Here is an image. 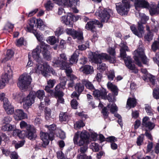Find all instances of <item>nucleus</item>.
<instances>
[{
	"label": "nucleus",
	"mask_w": 159,
	"mask_h": 159,
	"mask_svg": "<svg viewBox=\"0 0 159 159\" xmlns=\"http://www.w3.org/2000/svg\"><path fill=\"white\" fill-rule=\"evenodd\" d=\"M35 19H33L30 21V25L27 27V30L29 32L32 33L36 37L37 40L40 43V52H42L44 59L47 61L51 60V56L48 49L49 46L43 41V38L40 32L34 29V24L35 23Z\"/></svg>",
	"instance_id": "1"
},
{
	"label": "nucleus",
	"mask_w": 159,
	"mask_h": 159,
	"mask_svg": "<svg viewBox=\"0 0 159 159\" xmlns=\"http://www.w3.org/2000/svg\"><path fill=\"white\" fill-rule=\"evenodd\" d=\"M89 137V134L87 131L81 132L80 135L79 132L75 133L73 138L74 143L75 145L80 146V151L81 153L85 154L87 151Z\"/></svg>",
	"instance_id": "2"
},
{
	"label": "nucleus",
	"mask_w": 159,
	"mask_h": 159,
	"mask_svg": "<svg viewBox=\"0 0 159 159\" xmlns=\"http://www.w3.org/2000/svg\"><path fill=\"white\" fill-rule=\"evenodd\" d=\"M45 127L48 129L47 132H41L40 134V137L43 141L42 146L44 148H46L48 145L50 140L52 141L54 139L55 131L57 128L56 125L54 124L49 125H46Z\"/></svg>",
	"instance_id": "3"
},
{
	"label": "nucleus",
	"mask_w": 159,
	"mask_h": 159,
	"mask_svg": "<svg viewBox=\"0 0 159 159\" xmlns=\"http://www.w3.org/2000/svg\"><path fill=\"white\" fill-rule=\"evenodd\" d=\"M67 58L65 54H60L59 57L54 58L52 61L53 66L63 70L70 67V63L67 62Z\"/></svg>",
	"instance_id": "4"
},
{
	"label": "nucleus",
	"mask_w": 159,
	"mask_h": 159,
	"mask_svg": "<svg viewBox=\"0 0 159 159\" xmlns=\"http://www.w3.org/2000/svg\"><path fill=\"white\" fill-rule=\"evenodd\" d=\"M148 19V17L146 16L143 17L141 21L138 23L137 29L134 25H131L130 28L133 33L139 38H142L145 32V27L143 24H145Z\"/></svg>",
	"instance_id": "5"
},
{
	"label": "nucleus",
	"mask_w": 159,
	"mask_h": 159,
	"mask_svg": "<svg viewBox=\"0 0 159 159\" xmlns=\"http://www.w3.org/2000/svg\"><path fill=\"white\" fill-rule=\"evenodd\" d=\"M107 94L106 90L102 87L100 90H96L93 93V95L94 97L101 98L105 100L107 99L109 102H114L116 100L115 95L111 93H109L107 95Z\"/></svg>",
	"instance_id": "6"
},
{
	"label": "nucleus",
	"mask_w": 159,
	"mask_h": 159,
	"mask_svg": "<svg viewBox=\"0 0 159 159\" xmlns=\"http://www.w3.org/2000/svg\"><path fill=\"white\" fill-rule=\"evenodd\" d=\"M36 72L39 73L40 72L42 75L45 77L49 75L48 74L50 73L54 74L55 72L53 69L50 67L47 62H44L43 64L38 63L36 67Z\"/></svg>",
	"instance_id": "7"
},
{
	"label": "nucleus",
	"mask_w": 159,
	"mask_h": 159,
	"mask_svg": "<svg viewBox=\"0 0 159 159\" xmlns=\"http://www.w3.org/2000/svg\"><path fill=\"white\" fill-rule=\"evenodd\" d=\"M31 80L30 75L26 73H24L19 77L17 85L20 89H26L30 84Z\"/></svg>",
	"instance_id": "8"
},
{
	"label": "nucleus",
	"mask_w": 159,
	"mask_h": 159,
	"mask_svg": "<svg viewBox=\"0 0 159 159\" xmlns=\"http://www.w3.org/2000/svg\"><path fill=\"white\" fill-rule=\"evenodd\" d=\"M130 7V2L127 0H123L122 3L116 4L117 12L121 16L127 15Z\"/></svg>",
	"instance_id": "9"
},
{
	"label": "nucleus",
	"mask_w": 159,
	"mask_h": 159,
	"mask_svg": "<svg viewBox=\"0 0 159 159\" xmlns=\"http://www.w3.org/2000/svg\"><path fill=\"white\" fill-rule=\"evenodd\" d=\"M133 58L137 64L139 66H141V64L139 59H140L143 64H146L147 62V57L144 52L142 49L136 50L134 52Z\"/></svg>",
	"instance_id": "10"
},
{
	"label": "nucleus",
	"mask_w": 159,
	"mask_h": 159,
	"mask_svg": "<svg viewBox=\"0 0 159 159\" xmlns=\"http://www.w3.org/2000/svg\"><path fill=\"white\" fill-rule=\"evenodd\" d=\"M66 31L67 34L72 36L74 39H77V42L80 44L83 43V33L81 31H78L71 28H67Z\"/></svg>",
	"instance_id": "11"
},
{
	"label": "nucleus",
	"mask_w": 159,
	"mask_h": 159,
	"mask_svg": "<svg viewBox=\"0 0 159 159\" xmlns=\"http://www.w3.org/2000/svg\"><path fill=\"white\" fill-rule=\"evenodd\" d=\"M27 128L25 131H21V133L24 134L25 136L30 140H35L37 136L36 128L33 125H31Z\"/></svg>",
	"instance_id": "12"
},
{
	"label": "nucleus",
	"mask_w": 159,
	"mask_h": 159,
	"mask_svg": "<svg viewBox=\"0 0 159 159\" xmlns=\"http://www.w3.org/2000/svg\"><path fill=\"white\" fill-rule=\"evenodd\" d=\"M5 74L3 75L0 78V89H3L5 86V83L9 81L8 76L12 74V71L11 69L10 66L8 65L4 68Z\"/></svg>",
	"instance_id": "13"
},
{
	"label": "nucleus",
	"mask_w": 159,
	"mask_h": 159,
	"mask_svg": "<svg viewBox=\"0 0 159 159\" xmlns=\"http://www.w3.org/2000/svg\"><path fill=\"white\" fill-rule=\"evenodd\" d=\"M98 25H99V27L100 28L103 27V25L99 20L95 19L93 20L87 22L85 28L87 30L90 31L92 33L96 32V27Z\"/></svg>",
	"instance_id": "14"
},
{
	"label": "nucleus",
	"mask_w": 159,
	"mask_h": 159,
	"mask_svg": "<svg viewBox=\"0 0 159 159\" xmlns=\"http://www.w3.org/2000/svg\"><path fill=\"white\" fill-rule=\"evenodd\" d=\"M12 118L9 116H7L4 117L2 120L3 123L6 124L5 125L2 126L1 129L3 131H14L16 128L14 125H11L9 123L11 121Z\"/></svg>",
	"instance_id": "15"
},
{
	"label": "nucleus",
	"mask_w": 159,
	"mask_h": 159,
	"mask_svg": "<svg viewBox=\"0 0 159 159\" xmlns=\"http://www.w3.org/2000/svg\"><path fill=\"white\" fill-rule=\"evenodd\" d=\"M34 93L30 91L28 95L24 99L23 102L24 103L23 105V107L24 109H27L33 104L35 101Z\"/></svg>",
	"instance_id": "16"
},
{
	"label": "nucleus",
	"mask_w": 159,
	"mask_h": 159,
	"mask_svg": "<svg viewBox=\"0 0 159 159\" xmlns=\"http://www.w3.org/2000/svg\"><path fill=\"white\" fill-rule=\"evenodd\" d=\"M111 11L110 9L104 8L103 10H100L98 12H96V14L100 17L102 22H107L110 18Z\"/></svg>",
	"instance_id": "17"
},
{
	"label": "nucleus",
	"mask_w": 159,
	"mask_h": 159,
	"mask_svg": "<svg viewBox=\"0 0 159 159\" xmlns=\"http://www.w3.org/2000/svg\"><path fill=\"white\" fill-rule=\"evenodd\" d=\"M104 53L99 54L98 52H92L90 56V58L92 61L96 64L100 63L102 60H104Z\"/></svg>",
	"instance_id": "18"
},
{
	"label": "nucleus",
	"mask_w": 159,
	"mask_h": 159,
	"mask_svg": "<svg viewBox=\"0 0 159 159\" xmlns=\"http://www.w3.org/2000/svg\"><path fill=\"white\" fill-rule=\"evenodd\" d=\"M75 16L72 13H69L66 16H64L62 17V23L66 25H69L70 26L73 25L74 22Z\"/></svg>",
	"instance_id": "19"
},
{
	"label": "nucleus",
	"mask_w": 159,
	"mask_h": 159,
	"mask_svg": "<svg viewBox=\"0 0 159 159\" xmlns=\"http://www.w3.org/2000/svg\"><path fill=\"white\" fill-rule=\"evenodd\" d=\"M35 19V23L34 24V25L35 24L36 21V23L35 25V26H36L37 28L39 29L40 30H43L45 29V28L46 27V25L45 24V23L40 18L36 19L35 17H33L30 19V22L28 24V25H27L26 27V31L27 32H29L27 30V27L29 25L30 23V20L33 19Z\"/></svg>",
	"instance_id": "20"
},
{
	"label": "nucleus",
	"mask_w": 159,
	"mask_h": 159,
	"mask_svg": "<svg viewBox=\"0 0 159 159\" xmlns=\"http://www.w3.org/2000/svg\"><path fill=\"white\" fill-rule=\"evenodd\" d=\"M3 107L6 113L8 115H12L14 113V108L9 101L8 99L5 100Z\"/></svg>",
	"instance_id": "21"
},
{
	"label": "nucleus",
	"mask_w": 159,
	"mask_h": 159,
	"mask_svg": "<svg viewBox=\"0 0 159 159\" xmlns=\"http://www.w3.org/2000/svg\"><path fill=\"white\" fill-rule=\"evenodd\" d=\"M134 1L135 7L148 8L149 6L148 2L145 0H134Z\"/></svg>",
	"instance_id": "22"
},
{
	"label": "nucleus",
	"mask_w": 159,
	"mask_h": 159,
	"mask_svg": "<svg viewBox=\"0 0 159 159\" xmlns=\"http://www.w3.org/2000/svg\"><path fill=\"white\" fill-rule=\"evenodd\" d=\"M55 90L53 91L52 97L56 98H57L63 97L64 93L63 89L60 88L59 85H57L54 88Z\"/></svg>",
	"instance_id": "23"
},
{
	"label": "nucleus",
	"mask_w": 159,
	"mask_h": 159,
	"mask_svg": "<svg viewBox=\"0 0 159 159\" xmlns=\"http://www.w3.org/2000/svg\"><path fill=\"white\" fill-rule=\"evenodd\" d=\"M80 69L86 75L91 74L94 71L93 67L89 65H85L81 67Z\"/></svg>",
	"instance_id": "24"
},
{
	"label": "nucleus",
	"mask_w": 159,
	"mask_h": 159,
	"mask_svg": "<svg viewBox=\"0 0 159 159\" xmlns=\"http://www.w3.org/2000/svg\"><path fill=\"white\" fill-rule=\"evenodd\" d=\"M14 114L16 116L15 119L17 120L24 119L27 117L26 114L22 109L16 110Z\"/></svg>",
	"instance_id": "25"
},
{
	"label": "nucleus",
	"mask_w": 159,
	"mask_h": 159,
	"mask_svg": "<svg viewBox=\"0 0 159 159\" xmlns=\"http://www.w3.org/2000/svg\"><path fill=\"white\" fill-rule=\"evenodd\" d=\"M65 7H74L76 6H79V0H66Z\"/></svg>",
	"instance_id": "26"
},
{
	"label": "nucleus",
	"mask_w": 159,
	"mask_h": 159,
	"mask_svg": "<svg viewBox=\"0 0 159 159\" xmlns=\"http://www.w3.org/2000/svg\"><path fill=\"white\" fill-rule=\"evenodd\" d=\"M82 81L84 86H85L87 89L91 91L93 90V92L94 91L98 90L95 89L93 84L88 80L86 79H83L82 80Z\"/></svg>",
	"instance_id": "27"
},
{
	"label": "nucleus",
	"mask_w": 159,
	"mask_h": 159,
	"mask_svg": "<svg viewBox=\"0 0 159 159\" xmlns=\"http://www.w3.org/2000/svg\"><path fill=\"white\" fill-rule=\"evenodd\" d=\"M80 54L79 51L76 50L71 56L70 59V63L71 64L76 63L78 60V57Z\"/></svg>",
	"instance_id": "28"
},
{
	"label": "nucleus",
	"mask_w": 159,
	"mask_h": 159,
	"mask_svg": "<svg viewBox=\"0 0 159 159\" xmlns=\"http://www.w3.org/2000/svg\"><path fill=\"white\" fill-rule=\"evenodd\" d=\"M40 52L39 49L37 48L33 50L32 53V57L34 60L38 62V63H39V62L40 61V59L39 57ZM38 64H37V65ZM37 67V66L36 67Z\"/></svg>",
	"instance_id": "29"
},
{
	"label": "nucleus",
	"mask_w": 159,
	"mask_h": 159,
	"mask_svg": "<svg viewBox=\"0 0 159 159\" xmlns=\"http://www.w3.org/2000/svg\"><path fill=\"white\" fill-rule=\"evenodd\" d=\"M107 87L109 90H110L115 96L118 94V89L117 86L111 83L108 82L107 84Z\"/></svg>",
	"instance_id": "30"
},
{
	"label": "nucleus",
	"mask_w": 159,
	"mask_h": 159,
	"mask_svg": "<svg viewBox=\"0 0 159 159\" xmlns=\"http://www.w3.org/2000/svg\"><path fill=\"white\" fill-rule=\"evenodd\" d=\"M137 102L135 98H129L127 100L126 106L130 108H134L137 105Z\"/></svg>",
	"instance_id": "31"
},
{
	"label": "nucleus",
	"mask_w": 159,
	"mask_h": 159,
	"mask_svg": "<svg viewBox=\"0 0 159 159\" xmlns=\"http://www.w3.org/2000/svg\"><path fill=\"white\" fill-rule=\"evenodd\" d=\"M129 50L128 47L123 44L122 47L120 49V57L124 59L126 58L127 54L126 51H128Z\"/></svg>",
	"instance_id": "32"
},
{
	"label": "nucleus",
	"mask_w": 159,
	"mask_h": 159,
	"mask_svg": "<svg viewBox=\"0 0 159 159\" xmlns=\"http://www.w3.org/2000/svg\"><path fill=\"white\" fill-rule=\"evenodd\" d=\"M75 91L78 93L81 94L84 91V87L82 81L81 83H77L75 86Z\"/></svg>",
	"instance_id": "33"
},
{
	"label": "nucleus",
	"mask_w": 159,
	"mask_h": 159,
	"mask_svg": "<svg viewBox=\"0 0 159 159\" xmlns=\"http://www.w3.org/2000/svg\"><path fill=\"white\" fill-rule=\"evenodd\" d=\"M31 92L34 93V96L35 98L36 96L41 101L43 100V98L44 97H45V92L44 90H39L36 92L34 91H31Z\"/></svg>",
	"instance_id": "34"
},
{
	"label": "nucleus",
	"mask_w": 159,
	"mask_h": 159,
	"mask_svg": "<svg viewBox=\"0 0 159 159\" xmlns=\"http://www.w3.org/2000/svg\"><path fill=\"white\" fill-rule=\"evenodd\" d=\"M59 117L61 121H66L68 120L70 116L66 112H62L59 114Z\"/></svg>",
	"instance_id": "35"
},
{
	"label": "nucleus",
	"mask_w": 159,
	"mask_h": 159,
	"mask_svg": "<svg viewBox=\"0 0 159 159\" xmlns=\"http://www.w3.org/2000/svg\"><path fill=\"white\" fill-rule=\"evenodd\" d=\"M104 60H109L110 63H115L116 62V58L115 56L111 57L106 53H104Z\"/></svg>",
	"instance_id": "36"
},
{
	"label": "nucleus",
	"mask_w": 159,
	"mask_h": 159,
	"mask_svg": "<svg viewBox=\"0 0 159 159\" xmlns=\"http://www.w3.org/2000/svg\"><path fill=\"white\" fill-rule=\"evenodd\" d=\"M124 62L126 66L130 70H134V64H132V61L130 58L128 59L127 57V59H124Z\"/></svg>",
	"instance_id": "37"
},
{
	"label": "nucleus",
	"mask_w": 159,
	"mask_h": 159,
	"mask_svg": "<svg viewBox=\"0 0 159 159\" xmlns=\"http://www.w3.org/2000/svg\"><path fill=\"white\" fill-rule=\"evenodd\" d=\"M151 49L154 52L157 50H159V37L157 40H155L151 45Z\"/></svg>",
	"instance_id": "38"
},
{
	"label": "nucleus",
	"mask_w": 159,
	"mask_h": 159,
	"mask_svg": "<svg viewBox=\"0 0 159 159\" xmlns=\"http://www.w3.org/2000/svg\"><path fill=\"white\" fill-rule=\"evenodd\" d=\"M13 97L14 99L19 102H21L22 101L23 102L24 98L23 97V93H16L13 95Z\"/></svg>",
	"instance_id": "39"
},
{
	"label": "nucleus",
	"mask_w": 159,
	"mask_h": 159,
	"mask_svg": "<svg viewBox=\"0 0 159 159\" xmlns=\"http://www.w3.org/2000/svg\"><path fill=\"white\" fill-rule=\"evenodd\" d=\"M44 112L45 115V118L48 121L51 118V109L48 107H45L44 110Z\"/></svg>",
	"instance_id": "40"
},
{
	"label": "nucleus",
	"mask_w": 159,
	"mask_h": 159,
	"mask_svg": "<svg viewBox=\"0 0 159 159\" xmlns=\"http://www.w3.org/2000/svg\"><path fill=\"white\" fill-rule=\"evenodd\" d=\"M144 140V134H142L139 136L137 139L136 142L137 145L140 146L142 145L143 143Z\"/></svg>",
	"instance_id": "41"
},
{
	"label": "nucleus",
	"mask_w": 159,
	"mask_h": 159,
	"mask_svg": "<svg viewBox=\"0 0 159 159\" xmlns=\"http://www.w3.org/2000/svg\"><path fill=\"white\" fill-rule=\"evenodd\" d=\"M153 34L152 32H148L144 36L145 41L150 42L153 39Z\"/></svg>",
	"instance_id": "42"
},
{
	"label": "nucleus",
	"mask_w": 159,
	"mask_h": 159,
	"mask_svg": "<svg viewBox=\"0 0 159 159\" xmlns=\"http://www.w3.org/2000/svg\"><path fill=\"white\" fill-rule=\"evenodd\" d=\"M47 41L48 43L51 45H54L57 42H58L54 36L48 37L47 39Z\"/></svg>",
	"instance_id": "43"
},
{
	"label": "nucleus",
	"mask_w": 159,
	"mask_h": 159,
	"mask_svg": "<svg viewBox=\"0 0 159 159\" xmlns=\"http://www.w3.org/2000/svg\"><path fill=\"white\" fill-rule=\"evenodd\" d=\"M64 32V28L62 26H61L56 29L55 32V34L56 36L59 37V36L63 34Z\"/></svg>",
	"instance_id": "44"
},
{
	"label": "nucleus",
	"mask_w": 159,
	"mask_h": 159,
	"mask_svg": "<svg viewBox=\"0 0 159 159\" xmlns=\"http://www.w3.org/2000/svg\"><path fill=\"white\" fill-rule=\"evenodd\" d=\"M20 126L22 129L21 131H25L27 129V128L31 125L28 124L26 122L24 121H22L20 123Z\"/></svg>",
	"instance_id": "45"
},
{
	"label": "nucleus",
	"mask_w": 159,
	"mask_h": 159,
	"mask_svg": "<svg viewBox=\"0 0 159 159\" xmlns=\"http://www.w3.org/2000/svg\"><path fill=\"white\" fill-rule=\"evenodd\" d=\"M24 39L23 37H20L16 40L15 44L18 47H20L24 45Z\"/></svg>",
	"instance_id": "46"
},
{
	"label": "nucleus",
	"mask_w": 159,
	"mask_h": 159,
	"mask_svg": "<svg viewBox=\"0 0 159 159\" xmlns=\"http://www.w3.org/2000/svg\"><path fill=\"white\" fill-rule=\"evenodd\" d=\"M70 105L71 107L73 109H76L77 108V107L78 105V103L75 99H73L71 101Z\"/></svg>",
	"instance_id": "47"
},
{
	"label": "nucleus",
	"mask_w": 159,
	"mask_h": 159,
	"mask_svg": "<svg viewBox=\"0 0 159 159\" xmlns=\"http://www.w3.org/2000/svg\"><path fill=\"white\" fill-rule=\"evenodd\" d=\"M155 126V125L154 123L150 121H148L143 126L146 128H148L149 130H151L154 128Z\"/></svg>",
	"instance_id": "48"
},
{
	"label": "nucleus",
	"mask_w": 159,
	"mask_h": 159,
	"mask_svg": "<svg viewBox=\"0 0 159 159\" xmlns=\"http://www.w3.org/2000/svg\"><path fill=\"white\" fill-rule=\"evenodd\" d=\"M117 139L114 136H110L106 138V141L111 143L117 141Z\"/></svg>",
	"instance_id": "49"
},
{
	"label": "nucleus",
	"mask_w": 159,
	"mask_h": 159,
	"mask_svg": "<svg viewBox=\"0 0 159 159\" xmlns=\"http://www.w3.org/2000/svg\"><path fill=\"white\" fill-rule=\"evenodd\" d=\"M101 113L104 116V118L105 119H107L108 116L109 112L107 107H104L102 109Z\"/></svg>",
	"instance_id": "50"
},
{
	"label": "nucleus",
	"mask_w": 159,
	"mask_h": 159,
	"mask_svg": "<svg viewBox=\"0 0 159 159\" xmlns=\"http://www.w3.org/2000/svg\"><path fill=\"white\" fill-rule=\"evenodd\" d=\"M39 11L38 8H35V9L31 11L29 13H26L25 15L28 17H30L33 16L37 13Z\"/></svg>",
	"instance_id": "51"
},
{
	"label": "nucleus",
	"mask_w": 159,
	"mask_h": 159,
	"mask_svg": "<svg viewBox=\"0 0 159 159\" xmlns=\"http://www.w3.org/2000/svg\"><path fill=\"white\" fill-rule=\"evenodd\" d=\"M14 28V25L11 23H7L4 26V29L6 30L12 31Z\"/></svg>",
	"instance_id": "52"
},
{
	"label": "nucleus",
	"mask_w": 159,
	"mask_h": 159,
	"mask_svg": "<svg viewBox=\"0 0 159 159\" xmlns=\"http://www.w3.org/2000/svg\"><path fill=\"white\" fill-rule=\"evenodd\" d=\"M99 63V66L98 68L100 72H102L106 70V65L105 63L101 62Z\"/></svg>",
	"instance_id": "53"
},
{
	"label": "nucleus",
	"mask_w": 159,
	"mask_h": 159,
	"mask_svg": "<svg viewBox=\"0 0 159 159\" xmlns=\"http://www.w3.org/2000/svg\"><path fill=\"white\" fill-rule=\"evenodd\" d=\"M152 94L155 99H159V89H154L153 91Z\"/></svg>",
	"instance_id": "54"
},
{
	"label": "nucleus",
	"mask_w": 159,
	"mask_h": 159,
	"mask_svg": "<svg viewBox=\"0 0 159 159\" xmlns=\"http://www.w3.org/2000/svg\"><path fill=\"white\" fill-rule=\"evenodd\" d=\"M66 80L62 79L57 85H59L60 88L64 90L65 89V85L66 84Z\"/></svg>",
	"instance_id": "55"
},
{
	"label": "nucleus",
	"mask_w": 159,
	"mask_h": 159,
	"mask_svg": "<svg viewBox=\"0 0 159 159\" xmlns=\"http://www.w3.org/2000/svg\"><path fill=\"white\" fill-rule=\"evenodd\" d=\"M52 5L53 4L50 1H49L45 4V7L47 10L49 11L51 10L53 7Z\"/></svg>",
	"instance_id": "56"
},
{
	"label": "nucleus",
	"mask_w": 159,
	"mask_h": 159,
	"mask_svg": "<svg viewBox=\"0 0 159 159\" xmlns=\"http://www.w3.org/2000/svg\"><path fill=\"white\" fill-rule=\"evenodd\" d=\"M102 72L98 73L96 75L95 79L98 82H100L102 78Z\"/></svg>",
	"instance_id": "57"
},
{
	"label": "nucleus",
	"mask_w": 159,
	"mask_h": 159,
	"mask_svg": "<svg viewBox=\"0 0 159 159\" xmlns=\"http://www.w3.org/2000/svg\"><path fill=\"white\" fill-rule=\"evenodd\" d=\"M151 30L152 31L156 32L158 31L159 28V26L158 23L154 22L153 23L152 25L151 26Z\"/></svg>",
	"instance_id": "58"
},
{
	"label": "nucleus",
	"mask_w": 159,
	"mask_h": 159,
	"mask_svg": "<svg viewBox=\"0 0 159 159\" xmlns=\"http://www.w3.org/2000/svg\"><path fill=\"white\" fill-rule=\"evenodd\" d=\"M57 157L58 159H66L64 154L61 151H59L57 152Z\"/></svg>",
	"instance_id": "59"
},
{
	"label": "nucleus",
	"mask_w": 159,
	"mask_h": 159,
	"mask_svg": "<svg viewBox=\"0 0 159 159\" xmlns=\"http://www.w3.org/2000/svg\"><path fill=\"white\" fill-rule=\"evenodd\" d=\"M25 142L23 141H18L17 143L15 145V148L17 149L19 148L22 147L24 144Z\"/></svg>",
	"instance_id": "60"
},
{
	"label": "nucleus",
	"mask_w": 159,
	"mask_h": 159,
	"mask_svg": "<svg viewBox=\"0 0 159 159\" xmlns=\"http://www.w3.org/2000/svg\"><path fill=\"white\" fill-rule=\"evenodd\" d=\"M149 79L150 82L152 84L155 85L156 81V77L155 76H153L152 75H150L149 77Z\"/></svg>",
	"instance_id": "61"
},
{
	"label": "nucleus",
	"mask_w": 159,
	"mask_h": 159,
	"mask_svg": "<svg viewBox=\"0 0 159 159\" xmlns=\"http://www.w3.org/2000/svg\"><path fill=\"white\" fill-rule=\"evenodd\" d=\"M75 125H76V127L78 128L83 127L85 126V124L82 120H80L76 122Z\"/></svg>",
	"instance_id": "62"
},
{
	"label": "nucleus",
	"mask_w": 159,
	"mask_h": 159,
	"mask_svg": "<svg viewBox=\"0 0 159 159\" xmlns=\"http://www.w3.org/2000/svg\"><path fill=\"white\" fill-rule=\"evenodd\" d=\"M14 52L11 49H8L7 52L6 56L8 57V58L10 59L13 56Z\"/></svg>",
	"instance_id": "63"
},
{
	"label": "nucleus",
	"mask_w": 159,
	"mask_h": 159,
	"mask_svg": "<svg viewBox=\"0 0 159 159\" xmlns=\"http://www.w3.org/2000/svg\"><path fill=\"white\" fill-rule=\"evenodd\" d=\"M145 109L146 111V112L148 114V115L149 116H151L153 114L152 113L151 107L149 106H146L145 107Z\"/></svg>",
	"instance_id": "64"
}]
</instances>
